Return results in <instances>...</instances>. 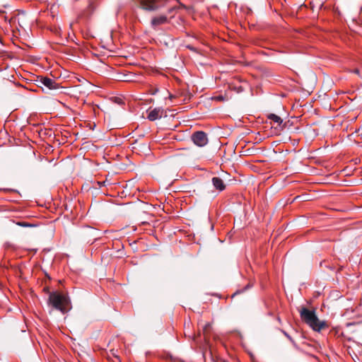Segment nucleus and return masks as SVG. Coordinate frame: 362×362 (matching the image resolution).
Returning a JSON list of instances; mask_svg holds the SVG:
<instances>
[{"instance_id":"obj_8","label":"nucleus","mask_w":362,"mask_h":362,"mask_svg":"<svg viewBox=\"0 0 362 362\" xmlns=\"http://www.w3.org/2000/svg\"><path fill=\"white\" fill-rule=\"evenodd\" d=\"M164 110L162 107H156L148 111L147 118L150 121H155L163 117Z\"/></svg>"},{"instance_id":"obj_19","label":"nucleus","mask_w":362,"mask_h":362,"mask_svg":"<svg viewBox=\"0 0 362 362\" xmlns=\"http://www.w3.org/2000/svg\"><path fill=\"white\" fill-rule=\"evenodd\" d=\"M217 99L219 100H223V96H218V97H217Z\"/></svg>"},{"instance_id":"obj_11","label":"nucleus","mask_w":362,"mask_h":362,"mask_svg":"<svg viewBox=\"0 0 362 362\" xmlns=\"http://www.w3.org/2000/svg\"><path fill=\"white\" fill-rule=\"evenodd\" d=\"M267 119L271 121V123L272 124H276V127H280L281 129H283V120L279 116L275 114H269L267 115Z\"/></svg>"},{"instance_id":"obj_5","label":"nucleus","mask_w":362,"mask_h":362,"mask_svg":"<svg viewBox=\"0 0 362 362\" xmlns=\"http://www.w3.org/2000/svg\"><path fill=\"white\" fill-rule=\"evenodd\" d=\"M36 81L38 83L39 86H44L48 90H56L59 88V85L55 81V80L47 76H38Z\"/></svg>"},{"instance_id":"obj_12","label":"nucleus","mask_w":362,"mask_h":362,"mask_svg":"<svg viewBox=\"0 0 362 362\" xmlns=\"http://www.w3.org/2000/svg\"><path fill=\"white\" fill-rule=\"evenodd\" d=\"M96 7H97V0H88V5L87 7V10L89 13H93Z\"/></svg>"},{"instance_id":"obj_23","label":"nucleus","mask_w":362,"mask_h":362,"mask_svg":"<svg viewBox=\"0 0 362 362\" xmlns=\"http://www.w3.org/2000/svg\"><path fill=\"white\" fill-rule=\"evenodd\" d=\"M277 319L279 320V322H281V318L280 317H278Z\"/></svg>"},{"instance_id":"obj_16","label":"nucleus","mask_w":362,"mask_h":362,"mask_svg":"<svg viewBox=\"0 0 362 362\" xmlns=\"http://www.w3.org/2000/svg\"><path fill=\"white\" fill-rule=\"evenodd\" d=\"M115 102L116 103H117V104H119V105L123 103V100H122V98H115Z\"/></svg>"},{"instance_id":"obj_14","label":"nucleus","mask_w":362,"mask_h":362,"mask_svg":"<svg viewBox=\"0 0 362 362\" xmlns=\"http://www.w3.org/2000/svg\"><path fill=\"white\" fill-rule=\"evenodd\" d=\"M17 225L22 227H33V225L25 221H20L17 223Z\"/></svg>"},{"instance_id":"obj_15","label":"nucleus","mask_w":362,"mask_h":362,"mask_svg":"<svg viewBox=\"0 0 362 362\" xmlns=\"http://www.w3.org/2000/svg\"><path fill=\"white\" fill-rule=\"evenodd\" d=\"M106 180L103 182H97L95 187L98 186V187H101L103 186H105L106 185Z\"/></svg>"},{"instance_id":"obj_4","label":"nucleus","mask_w":362,"mask_h":362,"mask_svg":"<svg viewBox=\"0 0 362 362\" xmlns=\"http://www.w3.org/2000/svg\"><path fill=\"white\" fill-rule=\"evenodd\" d=\"M191 139L193 143L199 147H203L208 143L207 134L202 131H198L193 133Z\"/></svg>"},{"instance_id":"obj_3","label":"nucleus","mask_w":362,"mask_h":362,"mask_svg":"<svg viewBox=\"0 0 362 362\" xmlns=\"http://www.w3.org/2000/svg\"><path fill=\"white\" fill-rule=\"evenodd\" d=\"M304 322L311 327L314 331L320 332L322 329L328 328L329 325L327 322L320 320L319 318H303Z\"/></svg>"},{"instance_id":"obj_6","label":"nucleus","mask_w":362,"mask_h":362,"mask_svg":"<svg viewBox=\"0 0 362 362\" xmlns=\"http://www.w3.org/2000/svg\"><path fill=\"white\" fill-rule=\"evenodd\" d=\"M315 310V308L310 304L300 305L298 308L300 317H316Z\"/></svg>"},{"instance_id":"obj_17","label":"nucleus","mask_w":362,"mask_h":362,"mask_svg":"<svg viewBox=\"0 0 362 362\" xmlns=\"http://www.w3.org/2000/svg\"><path fill=\"white\" fill-rule=\"evenodd\" d=\"M358 324H360V322L346 323V327H349L351 325H358Z\"/></svg>"},{"instance_id":"obj_13","label":"nucleus","mask_w":362,"mask_h":362,"mask_svg":"<svg viewBox=\"0 0 362 362\" xmlns=\"http://www.w3.org/2000/svg\"><path fill=\"white\" fill-rule=\"evenodd\" d=\"M281 332L284 333V334L289 339V341L293 344V345L298 348L297 344H296L295 341L293 339V338L284 330L281 329Z\"/></svg>"},{"instance_id":"obj_1","label":"nucleus","mask_w":362,"mask_h":362,"mask_svg":"<svg viewBox=\"0 0 362 362\" xmlns=\"http://www.w3.org/2000/svg\"><path fill=\"white\" fill-rule=\"evenodd\" d=\"M49 302L53 308L59 310L63 315L67 313L72 308L68 295L58 291L49 293Z\"/></svg>"},{"instance_id":"obj_21","label":"nucleus","mask_w":362,"mask_h":362,"mask_svg":"<svg viewBox=\"0 0 362 362\" xmlns=\"http://www.w3.org/2000/svg\"><path fill=\"white\" fill-rule=\"evenodd\" d=\"M169 98H170V100H172L173 98H175V96L173 95H172V94H170Z\"/></svg>"},{"instance_id":"obj_24","label":"nucleus","mask_w":362,"mask_h":362,"mask_svg":"<svg viewBox=\"0 0 362 362\" xmlns=\"http://www.w3.org/2000/svg\"><path fill=\"white\" fill-rule=\"evenodd\" d=\"M223 362H226V361H224Z\"/></svg>"},{"instance_id":"obj_18","label":"nucleus","mask_w":362,"mask_h":362,"mask_svg":"<svg viewBox=\"0 0 362 362\" xmlns=\"http://www.w3.org/2000/svg\"><path fill=\"white\" fill-rule=\"evenodd\" d=\"M354 74H359V70L358 69H356L353 71Z\"/></svg>"},{"instance_id":"obj_10","label":"nucleus","mask_w":362,"mask_h":362,"mask_svg":"<svg viewBox=\"0 0 362 362\" xmlns=\"http://www.w3.org/2000/svg\"><path fill=\"white\" fill-rule=\"evenodd\" d=\"M197 325L199 327V330L200 331V329H202L205 337L210 334L211 330V322H204L202 320H201L198 322Z\"/></svg>"},{"instance_id":"obj_2","label":"nucleus","mask_w":362,"mask_h":362,"mask_svg":"<svg viewBox=\"0 0 362 362\" xmlns=\"http://www.w3.org/2000/svg\"><path fill=\"white\" fill-rule=\"evenodd\" d=\"M141 9L153 12L164 7L168 0H133Z\"/></svg>"},{"instance_id":"obj_20","label":"nucleus","mask_w":362,"mask_h":362,"mask_svg":"<svg viewBox=\"0 0 362 362\" xmlns=\"http://www.w3.org/2000/svg\"><path fill=\"white\" fill-rule=\"evenodd\" d=\"M243 88H242L241 86H240V87L238 88V92H241V91H243Z\"/></svg>"},{"instance_id":"obj_7","label":"nucleus","mask_w":362,"mask_h":362,"mask_svg":"<svg viewBox=\"0 0 362 362\" xmlns=\"http://www.w3.org/2000/svg\"><path fill=\"white\" fill-rule=\"evenodd\" d=\"M168 23V18L167 15L162 14L159 16H153L151 20V26L154 29H157V28L160 25L166 24Z\"/></svg>"},{"instance_id":"obj_22","label":"nucleus","mask_w":362,"mask_h":362,"mask_svg":"<svg viewBox=\"0 0 362 362\" xmlns=\"http://www.w3.org/2000/svg\"><path fill=\"white\" fill-rule=\"evenodd\" d=\"M173 10V8L169 9V13H170Z\"/></svg>"},{"instance_id":"obj_9","label":"nucleus","mask_w":362,"mask_h":362,"mask_svg":"<svg viewBox=\"0 0 362 362\" xmlns=\"http://www.w3.org/2000/svg\"><path fill=\"white\" fill-rule=\"evenodd\" d=\"M211 182L214 187L219 192H222L226 189V185L221 178L214 177L211 179Z\"/></svg>"}]
</instances>
